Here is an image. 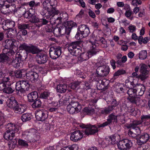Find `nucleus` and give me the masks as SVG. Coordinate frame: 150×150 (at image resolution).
<instances>
[{
    "instance_id": "12",
    "label": "nucleus",
    "mask_w": 150,
    "mask_h": 150,
    "mask_svg": "<svg viewBox=\"0 0 150 150\" xmlns=\"http://www.w3.org/2000/svg\"><path fill=\"white\" fill-rule=\"evenodd\" d=\"M119 137V136L117 135H114L105 137L104 141L105 146L110 144H114L116 143L118 141Z\"/></svg>"
},
{
    "instance_id": "19",
    "label": "nucleus",
    "mask_w": 150,
    "mask_h": 150,
    "mask_svg": "<svg viewBox=\"0 0 150 150\" xmlns=\"http://www.w3.org/2000/svg\"><path fill=\"white\" fill-rule=\"evenodd\" d=\"M48 105L47 106V109L50 112H57L58 108L57 107L58 105L57 103L54 101L50 102L49 100H47Z\"/></svg>"
},
{
    "instance_id": "42",
    "label": "nucleus",
    "mask_w": 150,
    "mask_h": 150,
    "mask_svg": "<svg viewBox=\"0 0 150 150\" xmlns=\"http://www.w3.org/2000/svg\"><path fill=\"white\" fill-rule=\"evenodd\" d=\"M84 114L91 115L94 113V109L90 107H86L83 110Z\"/></svg>"
},
{
    "instance_id": "60",
    "label": "nucleus",
    "mask_w": 150,
    "mask_h": 150,
    "mask_svg": "<svg viewBox=\"0 0 150 150\" xmlns=\"http://www.w3.org/2000/svg\"><path fill=\"white\" fill-rule=\"evenodd\" d=\"M128 29L130 32L132 33L135 31L136 27L135 26L131 24L128 27Z\"/></svg>"
},
{
    "instance_id": "2",
    "label": "nucleus",
    "mask_w": 150,
    "mask_h": 150,
    "mask_svg": "<svg viewBox=\"0 0 150 150\" xmlns=\"http://www.w3.org/2000/svg\"><path fill=\"white\" fill-rule=\"evenodd\" d=\"M43 9L41 11V14L47 16H51V21L53 19V17L59 13V11L56 7L57 5L56 0H45L43 3Z\"/></svg>"
},
{
    "instance_id": "36",
    "label": "nucleus",
    "mask_w": 150,
    "mask_h": 150,
    "mask_svg": "<svg viewBox=\"0 0 150 150\" xmlns=\"http://www.w3.org/2000/svg\"><path fill=\"white\" fill-rule=\"evenodd\" d=\"M21 82V86H22V88L23 89V92L25 90H27L28 88L30 86V84L28 81L25 80H22L20 81Z\"/></svg>"
},
{
    "instance_id": "47",
    "label": "nucleus",
    "mask_w": 150,
    "mask_h": 150,
    "mask_svg": "<svg viewBox=\"0 0 150 150\" xmlns=\"http://www.w3.org/2000/svg\"><path fill=\"white\" fill-rule=\"evenodd\" d=\"M127 93L128 95V96H134L137 95L134 89V87L133 88H129L127 92Z\"/></svg>"
},
{
    "instance_id": "41",
    "label": "nucleus",
    "mask_w": 150,
    "mask_h": 150,
    "mask_svg": "<svg viewBox=\"0 0 150 150\" xmlns=\"http://www.w3.org/2000/svg\"><path fill=\"white\" fill-rule=\"evenodd\" d=\"M125 73V70L123 69H119L115 72L113 74V78L114 79H116L118 76Z\"/></svg>"
},
{
    "instance_id": "25",
    "label": "nucleus",
    "mask_w": 150,
    "mask_h": 150,
    "mask_svg": "<svg viewBox=\"0 0 150 150\" xmlns=\"http://www.w3.org/2000/svg\"><path fill=\"white\" fill-rule=\"evenodd\" d=\"M27 97L29 102H33L38 98V93L35 91L32 92L28 95Z\"/></svg>"
},
{
    "instance_id": "37",
    "label": "nucleus",
    "mask_w": 150,
    "mask_h": 150,
    "mask_svg": "<svg viewBox=\"0 0 150 150\" xmlns=\"http://www.w3.org/2000/svg\"><path fill=\"white\" fill-rule=\"evenodd\" d=\"M78 145L73 144L71 146L64 147L62 148L61 150H78Z\"/></svg>"
},
{
    "instance_id": "46",
    "label": "nucleus",
    "mask_w": 150,
    "mask_h": 150,
    "mask_svg": "<svg viewBox=\"0 0 150 150\" xmlns=\"http://www.w3.org/2000/svg\"><path fill=\"white\" fill-rule=\"evenodd\" d=\"M109 118L108 119L109 122H111L112 120H114L115 122H117V116L114 115L113 113L110 114L109 116Z\"/></svg>"
},
{
    "instance_id": "8",
    "label": "nucleus",
    "mask_w": 150,
    "mask_h": 150,
    "mask_svg": "<svg viewBox=\"0 0 150 150\" xmlns=\"http://www.w3.org/2000/svg\"><path fill=\"white\" fill-rule=\"evenodd\" d=\"M81 109V105L77 102L71 103L67 106V111L70 114H73L80 112Z\"/></svg>"
},
{
    "instance_id": "30",
    "label": "nucleus",
    "mask_w": 150,
    "mask_h": 150,
    "mask_svg": "<svg viewBox=\"0 0 150 150\" xmlns=\"http://www.w3.org/2000/svg\"><path fill=\"white\" fill-rule=\"evenodd\" d=\"M136 100V102L134 104L141 107H144L147 102L146 100L143 99H141L139 97H138Z\"/></svg>"
},
{
    "instance_id": "40",
    "label": "nucleus",
    "mask_w": 150,
    "mask_h": 150,
    "mask_svg": "<svg viewBox=\"0 0 150 150\" xmlns=\"http://www.w3.org/2000/svg\"><path fill=\"white\" fill-rule=\"evenodd\" d=\"M11 83L7 84V85L3 92L8 94L13 93L14 89L11 86Z\"/></svg>"
},
{
    "instance_id": "50",
    "label": "nucleus",
    "mask_w": 150,
    "mask_h": 150,
    "mask_svg": "<svg viewBox=\"0 0 150 150\" xmlns=\"http://www.w3.org/2000/svg\"><path fill=\"white\" fill-rule=\"evenodd\" d=\"M40 19L35 16H32L29 19L30 21L32 23H39Z\"/></svg>"
},
{
    "instance_id": "15",
    "label": "nucleus",
    "mask_w": 150,
    "mask_h": 150,
    "mask_svg": "<svg viewBox=\"0 0 150 150\" xmlns=\"http://www.w3.org/2000/svg\"><path fill=\"white\" fill-rule=\"evenodd\" d=\"M83 131L76 130L73 132L70 137L71 139L74 142L80 140L83 137Z\"/></svg>"
},
{
    "instance_id": "22",
    "label": "nucleus",
    "mask_w": 150,
    "mask_h": 150,
    "mask_svg": "<svg viewBox=\"0 0 150 150\" xmlns=\"http://www.w3.org/2000/svg\"><path fill=\"white\" fill-rule=\"evenodd\" d=\"M134 89L137 96H142L144 93L145 87L143 85L139 84L134 87Z\"/></svg>"
},
{
    "instance_id": "7",
    "label": "nucleus",
    "mask_w": 150,
    "mask_h": 150,
    "mask_svg": "<svg viewBox=\"0 0 150 150\" xmlns=\"http://www.w3.org/2000/svg\"><path fill=\"white\" fill-rule=\"evenodd\" d=\"M19 48L21 50H24L27 54L31 53L33 54H35L40 52V50L37 46L31 44L28 45L25 43L21 44Z\"/></svg>"
},
{
    "instance_id": "55",
    "label": "nucleus",
    "mask_w": 150,
    "mask_h": 150,
    "mask_svg": "<svg viewBox=\"0 0 150 150\" xmlns=\"http://www.w3.org/2000/svg\"><path fill=\"white\" fill-rule=\"evenodd\" d=\"M110 72L109 66L107 65H104V76H106L109 74Z\"/></svg>"
},
{
    "instance_id": "58",
    "label": "nucleus",
    "mask_w": 150,
    "mask_h": 150,
    "mask_svg": "<svg viewBox=\"0 0 150 150\" xmlns=\"http://www.w3.org/2000/svg\"><path fill=\"white\" fill-rule=\"evenodd\" d=\"M96 72L98 74L101 76L103 73V67L101 66L98 67L96 69Z\"/></svg>"
},
{
    "instance_id": "33",
    "label": "nucleus",
    "mask_w": 150,
    "mask_h": 150,
    "mask_svg": "<svg viewBox=\"0 0 150 150\" xmlns=\"http://www.w3.org/2000/svg\"><path fill=\"white\" fill-rule=\"evenodd\" d=\"M33 102L34 103L32 105V106L33 108L36 109L41 107L42 103L40 99H36Z\"/></svg>"
},
{
    "instance_id": "18",
    "label": "nucleus",
    "mask_w": 150,
    "mask_h": 150,
    "mask_svg": "<svg viewBox=\"0 0 150 150\" xmlns=\"http://www.w3.org/2000/svg\"><path fill=\"white\" fill-rule=\"evenodd\" d=\"M67 28L66 26H60L59 28H54L53 32L54 34H60L61 35H64L66 34L67 35L70 33V32H69L67 30Z\"/></svg>"
},
{
    "instance_id": "64",
    "label": "nucleus",
    "mask_w": 150,
    "mask_h": 150,
    "mask_svg": "<svg viewBox=\"0 0 150 150\" xmlns=\"http://www.w3.org/2000/svg\"><path fill=\"white\" fill-rule=\"evenodd\" d=\"M64 98L62 97L58 101L59 106L65 104L67 102V100L64 99Z\"/></svg>"
},
{
    "instance_id": "27",
    "label": "nucleus",
    "mask_w": 150,
    "mask_h": 150,
    "mask_svg": "<svg viewBox=\"0 0 150 150\" xmlns=\"http://www.w3.org/2000/svg\"><path fill=\"white\" fill-rule=\"evenodd\" d=\"M10 59L6 54H0V62L9 63Z\"/></svg>"
},
{
    "instance_id": "5",
    "label": "nucleus",
    "mask_w": 150,
    "mask_h": 150,
    "mask_svg": "<svg viewBox=\"0 0 150 150\" xmlns=\"http://www.w3.org/2000/svg\"><path fill=\"white\" fill-rule=\"evenodd\" d=\"M80 44L81 42L78 41L73 42L69 44L67 48L69 51L73 56H77L79 55L81 50Z\"/></svg>"
},
{
    "instance_id": "4",
    "label": "nucleus",
    "mask_w": 150,
    "mask_h": 150,
    "mask_svg": "<svg viewBox=\"0 0 150 150\" xmlns=\"http://www.w3.org/2000/svg\"><path fill=\"white\" fill-rule=\"evenodd\" d=\"M79 126L82 128H86L84 131L85 134L87 135H92L100 130V128L103 127V123H98L94 125H89L88 127L84 124H81L79 125Z\"/></svg>"
},
{
    "instance_id": "1",
    "label": "nucleus",
    "mask_w": 150,
    "mask_h": 150,
    "mask_svg": "<svg viewBox=\"0 0 150 150\" xmlns=\"http://www.w3.org/2000/svg\"><path fill=\"white\" fill-rule=\"evenodd\" d=\"M6 132L4 135V137L6 140H9L8 146L10 150L14 149L16 146L17 141L15 134L18 131V126L11 123H8L6 126Z\"/></svg>"
},
{
    "instance_id": "61",
    "label": "nucleus",
    "mask_w": 150,
    "mask_h": 150,
    "mask_svg": "<svg viewBox=\"0 0 150 150\" xmlns=\"http://www.w3.org/2000/svg\"><path fill=\"white\" fill-rule=\"evenodd\" d=\"M22 15L25 18L30 19L32 16V14L29 11H26Z\"/></svg>"
},
{
    "instance_id": "13",
    "label": "nucleus",
    "mask_w": 150,
    "mask_h": 150,
    "mask_svg": "<svg viewBox=\"0 0 150 150\" xmlns=\"http://www.w3.org/2000/svg\"><path fill=\"white\" fill-rule=\"evenodd\" d=\"M38 73L33 69L28 71L27 79L33 83L37 81L38 79Z\"/></svg>"
},
{
    "instance_id": "48",
    "label": "nucleus",
    "mask_w": 150,
    "mask_h": 150,
    "mask_svg": "<svg viewBox=\"0 0 150 150\" xmlns=\"http://www.w3.org/2000/svg\"><path fill=\"white\" fill-rule=\"evenodd\" d=\"M11 77L10 76L5 75L4 77L2 79V82L4 83L5 84L11 83L10 80H11Z\"/></svg>"
},
{
    "instance_id": "29",
    "label": "nucleus",
    "mask_w": 150,
    "mask_h": 150,
    "mask_svg": "<svg viewBox=\"0 0 150 150\" xmlns=\"http://www.w3.org/2000/svg\"><path fill=\"white\" fill-rule=\"evenodd\" d=\"M67 87L66 85L60 84L57 86V92L59 93H64L67 89Z\"/></svg>"
},
{
    "instance_id": "35",
    "label": "nucleus",
    "mask_w": 150,
    "mask_h": 150,
    "mask_svg": "<svg viewBox=\"0 0 150 150\" xmlns=\"http://www.w3.org/2000/svg\"><path fill=\"white\" fill-rule=\"evenodd\" d=\"M29 133H30V136H33V137L36 140H38L40 137L38 135L37 131L34 129H29Z\"/></svg>"
},
{
    "instance_id": "34",
    "label": "nucleus",
    "mask_w": 150,
    "mask_h": 150,
    "mask_svg": "<svg viewBox=\"0 0 150 150\" xmlns=\"http://www.w3.org/2000/svg\"><path fill=\"white\" fill-rule=\"evenodd\" d=\"M77 24L76 23L72 21H68L67 22L66 27L67 28V30L69 32H70L72 28L74 27L77 26Z\"/></svg>"
},
{
    "instance_id": "57",
    "label": "nucleus",
    "mask_w": 150,
    "mask_h": 150,
    "mask_svg": "<svg viewBox=\"0 0 150 150\" xmlns=\"http://www.w3.org/2000/svg\"><path fill=\"white\" fill-rule=\"evenodd\" d=\"M114 109L113 107L109 106L108 107L105 108L104 112L106 114H108L110 113L111 111Z\"/></svg>"
},
{
    "instance_id": "56",
    "label": "nucleus",
    "mask_w": 150,
    "mask_h": 150,
    "mask_svg": "<svg viewBox=\"0 0 150 150\" xmlns=\"http://www.w3.org/2000/svg\"><path fill=\"white\" fill-rule=\"evenodd\" d=\"M18 144L22 146L27 147L28 144L27 142L24 140L19 139L18 141Z\"/></svg>"
},
{
    "instance_id": "39",
    "label": "nucleus",
    "mask_w": 150,
    "mask_h": 150,
    "mask_svg": "<svg viewBox=\"0 0 150 150\" xmlns=\"http://www.w3.org/2000/svg\"><path fill=\"white\" fill-rule=\"evenodd\" d=\"M125 146L126 150H129L132 146V143L131 140L127 139H123Z\"/></svg>"
},
{
    "instance_id": "21",
    "label": "nucleus",
    "mask_w": 150,
    "mask_h": 150,
    "mask_svg": "<svg viewBox=\"0 0 150 150\" xmlns=\"http://www.w3.org/2000/svg\"><path fill=\"white\" fill-rule=\"evenodd\" d=\"M9 63H10L14 67L18 68L21 67L22 66V62L21 58L18 57H16L15 58L13 59V60L9 61Z\"/></svg>"
},
{
    "instance_id": "17",
    "label": "nucleus",
    "mask_w": 150,
    "mask_h": 150,
    "mask_svg": "<svg viewBox=\"0 0 150 150\" xmlns=\"http://www.w3.org/2000/svg\"><path fill=\"white\" fill-rule=\"evenodd\" d=\"M54 18L55 21H59V23L64 22L67 21L68 18V14L64 12H62L60 13L59 11V13L57 16H55Z\"/></svg>"
},
{
    "instance_id": "10",
    "label": "nucleus",
    "mask_w": 150,
    "mask_h": 150,
    "mask_svg": "<svg viewBox=\"0 0 150 150\" xmlns=\"http://www.w3.org/2000/svg\"><path fill=\"white\" fill-rule=\"evenodd\" d=\"M142 122L139 121H134L132 123L129 124L127 127L132 128V131L137 136L141 133V130L139 127H137L138 125L141 124Z\"/></svg>"
},
{
    "instance_id": "43",
    "label": "nucleus",
    "mask_w": 150,
    "mask_h": 150,
    "mask_svg": "<svg viewBox=\"0 0 150 150\" xmlns=\"http://www.w3.org/2000/svg\"><path fill=\"white\" fill-rule=\"evenodd\" d=\"M147 57V52L146 50H142L139 53V58L141 59H144Z\"/></svg>"
},
{
    "instance_id": "52",
    "label": "nucleus",
    "mask_w": 150,
    "mask_h": 150,
    "mask_svg": "<svg viewBox=\"0 0 150 150\" xmlns=\"http://www.w3.org/2000/svg\"><path fill=\"white\" fill-rule=\"evenodd\" d=\"M50 94V93L48 91H44L41 93L40 97L42 99H46L49 96Z\"/></svg>"
},
{
    "instance_id": "53",
    "label": "nucleus",
    "mask_w": 150,
    "mask_h": 150,
    "mask_svg": "<svg viewBox=\"0 0 150 150\" xmlns=\"http://www.w3.org/2000/svg\"><path fill=\"white\" fill-rule=\"evenodd\" d=\"M21 86V82L20 81L17 82L16 83V91L23 92V91Z\"/></svg>"
},
{
    "instance_id": "28",
    "label": "nucleus",
    "mask_w": 150,
    "mask_h": 150,
    "mask_svg": "<svg viewBox=\"0 0 150 150\" xmlns=\"http://www.w3.org/2000/svg\"><path fill=\"white\" fill-rule=\"evenodd\" d=\"M134 84V79L132 77H129L125 81V85L127 88H131Z\"/></svg>"
},
{
    "instance_id": "3",
    "label": "nucleus",
    "mask_w": 150,
    "mask_h": 150,
    "mask_svg": "<svg viewBox=\"0 0 150 150\" xmlns=\"http://www.w3.org/2000/svg\"><path fill=\"white\" fill-rule=\"evenodd\" d=\"M93 38H91L88 41L91 45L90 49L87 52H84L82 53L80 56L78 57V60L81 62L86 61L90 57L92 56L95 54L98 51L97 49V46L96 44V42L92 41Z\"/></svg>"
},
{
    "instance_id": "49",
    "label": "nucleus",
    "mask_w": 150,
    "mask_h": 150,
    "mask_svg": "<svg viewBox=\"0 0 150 150\" xmlns=\"http://www.w3.org/2000/svg\"><path fill=\"white\" fill-rule=\"evenodd\" d=\"M81 83L80 82L76 81L70 83L69 85V87L73 89H75L78 87Z\"/></svg>"
},
{
    "instance_id": "63",
    "label": "nucleus",
    "mask_w": 150,
    "mask_h": 150,
    "mask_svg": "<svg viewBox=\"0 0 150 150\" xmlns=\"http://www.w3.org/2000/svg\"><path fill=\"white\" fill-rule=\"evenodd\" d=\"M141 3L142 2L141 1H138V0H133L132 2V5L135 6L141 4Z\"/></svg>"
},
{
    "instance_id": "44",
    "label": "nucleus",
    "mask_w": 150,
    "mask_h": 150,
    "mask_svg": "<svg viewBox=\"0 0 150 150\" xmlns=\"http://www.w3.org/2000/svg\"><path fill=\"white\" fill-rule=\"evenodd\" d=\"M137 96V95H135L134 96H128L127 99L130 103H131L133 104H134L138 97Z\"/></svg>"
},
{
    "instance_id": "6",
    "label": "nucleus",
    "mask_w": 150,
    "mask_h": 150,
    "mask_svg": "<svg viewBox=\"0 0 150 150\" xmlns=\"http://www.w3.org/2000/svg\"><path fill=\"white\" fill-rule=\"evenodd\" d=\"M89 33L88 28L86 25H82L79 26L75 38L77 40L82 39L87 37Z\"/></svg>"
},
{
    "instance_id": "32",
    "label": "nucleus",
    "mask_w": 150,
    "mask_h": 150,
    "mask_svg": "<svg viewBox=\"0 0 150 150\" xmlns=\"http://www.w3.org/2000/svg\"><path fill=\"white\" fill-rule=\"evenodd\" d=\"M115 91L118 93L124 92V89L122 87V85L119 83H116L114 84Z\"/></svg>"
},
{
    "instance_id": "38",
    "label": "nucleus",
    "mask_w": 150,
    "mask_h": 150,
    "mask_svg": "<svg viewBox=\"0 0 150 150\" xmlns=\"http://www.w3.org/2000/svg\"><path fill=\"white\" fill-rule=\"evenodd\" d=\"M31 115L29 113L23 114L21 117V119L23 122H26L30 120L31 119Z\"/></svg>"
},
{
    "instance_id": "14",
    "label": "nucleus",
    "mask_w": 150,
    "mask_h": 150,
    "mask_svg": "<svg viewBox=\"0 0 150 150\" xmlns=\"http://www.w3.org/2000/svg\"><path fill=\"white\" fill-rule=\"evenodd\" d=\"M35 115L36 119L38 120L41 121H45L48 117L47 112L41 110L36 111Z\"/></svg>"
},
{
    "instance_id": "9",
    "label": "nucleus",
    "mask_w": 150,
    "mask_h": 150,
    "mask_svg": "<svg viewBox=\"0 0 150 150\" xmlns=\"http://www.w3.org/2000/svg\"><path fill=\"white\" fill-rule=\"evenodd\" d=\"M49 52L50 57L53 59H56L61 54V47L57 46H52L50 48Z\"/></svg>"
},
{
    "instance_id": "62",
    "label": "nucleus",
    "mask_w": 150,
    "mask_h": 150,
    "mask_svg": "<svg viewBox=\"0 0 150 150\" xmlns=\"http://www.w3.org/2000/svg\"><path fill=\"white\" fill-rule=\"evenodd\" d=\"M48 23V21L45 19H40L39 21L40 26H42L43 25H45L47 24Z\"/></svg>"
},
{
    "instance_id": "16",
    "label": "nucleus",
    "mask_w": 150,
    "mask_h": 150,
    "mask_svg": "<svg viewBox=\"0 0 150 150\" xmlns=\"http://www.w3.org/2000/svg\"><path fill=\"white\" fill-rule=\"evenodd\" d=\"M2 28L4 30L12 29L15 25V22L10 20L7 19L4 21L2 23Z\"/></svg>"
},
{
    "instance_id": "11",
    "label": "nucleus",
    "mask_w": 150,
    "mask_h": 150,
    "mask_svg": "<svg viewBox=\"0 0 150 150\" xmlns=\"http://www.w3.org/2000/svg\"><path fill=\"white\" fill-rule=\"evenodd\" d=\"M18 41L15 39H7L3 43L4 48L6 49H11L17 45Z\"/></svg>"
},
{
    "instance_id": "31",
    "label": "nucleus",
    "mask_w": 150,
    "mask_h": 150,
    "mask_svg": "<svg viewBox=\"0 0 150 150\" xmlns=\"http://www.w3.org/2000/svg\"><path fill=\"white\" fill-rule=\"evenodd\" d=\"M140 71L142 74H148L149 71L147 70V66L145 64L141 63L139 65Z\"/></svg>"
},
{
    "instance_id": "45",
    "label": "nucleus",
    "mask_w": 150,
    "mask_h": 150,
    "mask_svg": "<svg viewBox=\"0 0 150 150\" xmlns=\"http://www.w3.org/2000/svg\"><path fill=\"white\" fill-rule=\"evenodd\" d=\"M125 144L123 139L119 141L117 144L118 149L120 150H126Z\"/></svg>"
},
{
    "instance_id": "26",
    "label": "nucleus",
    "mask_w": 150,
    "mask_h": 150,
    "mask_svg": "<svg viewBox=\"0 0 150 150\" xmlns=\"http://www.w3.org/2000/svg\"><path fill=\"white\" fill-rule=\"evenodd\" d=\"M141 119L142 122L145 125L147 126L150 125V114L142 115Z\"/></svg>"
},
{
    "instance_id": "51",
    "label": "nucleus",
    "mask_w": 150,
    "mask_h": 150,
    "mask_svg": "<svg viewBox=\"0 0 150 150\" xmlns=\"http://www.w3.org/2000/svg\"><path fill=\"white\" fill-rule=\"evenodd\" d=\"M18 102L15 99L13 100H10L9 101V103L8 105V106L9 107L11 108H13V110H14V108L16 106L18 105Z\"/></svg>"
},
{
    "instance_id": "59",
    "label": "nucleus",
    "mask_w": 150,
    "mask_h": 150,
    "mask_svg": "<svg viewBox=\"0 0 150 150\" xmlns=\"http://www.w3.org/2000/svg\"><path fill=\"white\" fill-rule=\"evenodd\" d=\"M8 8L9 10L10 11H12L13 10H12V8H13L12 7V5H10L8 4L6 6H3L2 8L1 9V12H4V9L5 8L7 9Z\"/></svg>"
},
{
    "instance_id": "23",
    "label": "nucleus",
    "mask_w": 150,
    "mask_h": 150,
    "mask_svg": "<svg viewBox=\"0 0 150 150\" xmlns=\"http://www.w3.org/2000/svg\"><path fill=\"white\" fill-rule=\"evenodd\" d=\"M149 135L147 133L141 135L137 140L138 144L141 145L146 143L149 140Z\"/></svg>"
},
{
    "instance_id": "20",
    "label": "nucleus",
    "mask_w": 150,
    "mask_h": 150,
    "mask_svg": "<svg viewBox=\"0 0 150 150\" xmlns=\"http://www.w3.org/2000/svg\"><path fill=\"white\" fill-rule=\"evenodd\" d=\"M48 56L44 54H38L36 57V61L39 64H42L45 63L48 60Z\"/></svg>"
},
{
    "instance_id": "24",
    "label": "nucleus",
    "mask_w": 150,
    "mask_h": 150,
    "mask_svg": "<svg viewBox=\"0 0 150 150\" xmlns=\"http://www.w3.org/2000/svg\"><path fill=\"white\" fill-rule=\"evenodd\" d=\"M13 110L16 113L21 114L26 110V106L22 104L18 105L14 108Z\"/></svg>"
},
{
    "instance_id": "54",
    "label": "nucleus",
    "mask_w": 150,
    "mask_h": 150,
    "mask_svg": "<svg viewBox=\"0 0 150 150\" xmlns=\"http://www.w3.org/2000/svg\"><path fill=\"white\" fill-rule=\"evenodd\" d=\"M18 27L19 29L21 30H25L27 28L28 29L29 28V25L28 24H19L18 25Z\"/></svg>"
}]
</instances>
